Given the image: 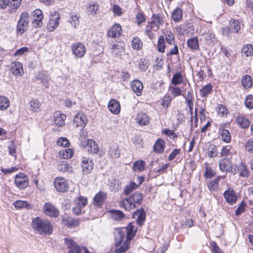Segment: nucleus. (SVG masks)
I'll return each mask as SVG.
<instances>
[{
  "label": "nucleus",
  "mask_w": 253,
  "mask_h": 253,
  "mask_svg": "<svg viewBox=\"0 0 253 253\" xmlns=\"http://www.w3.org/2000/svg\"><path fill=\"white\" fill-rule=\"evenodd\" d=\"M136 228L129 223L127 226L117 229L115 233V245L116 249L114 253H123L129 247V243L135 235Z\"/></svg>",
  "instance_id": "f257e3e1"
},
{
  "label": "nucleus",
  "mask_w": 253,
  "mask_h": 253,
  "mask_svg": "<svg viewBox=\"0 0 253 253\" xmlns=\"http://www.w3.org/2000/svg\"><path fill=\"white\" fill-rule=\"evenodd\" d=\"M32 227L33 229L40 235H48L52 234V226L47 219L38 217L33 219Z\"/></svg>",
  "instance_id": "f03ea898"
},
{
  "label": "nucleus",
  "mask_w": 253,
  "mask_h": 253,
  "mask_svg": "<svg viewBox=\"0 0 253 253\" xmlns=\"http://www.w3.org/2000/svg\"><path fill=\"white\" fill-rule=\"evenodd\" d=\"M143 200L142 195L138 192L131 194L128 198L122 200L120 203V206L126 211H130L138 207Z\"/></svg>",
  "instance_id": "7ed1b4c3"
},
{
  "label": "nucleus",
  "mask_w": 253,
  "mask_h": 253,
  "mask_svg": "<svg viewBox=\"0 0 253 253\" xmlns=\"http://www.w3.org/2000/svg\"><path fill=\"white\" fill-rule=\"evenodd\" d=\"M29 15L25 11L20 16L17 25V31L20 34H22L26 30L29 23Z\"/></svg>",
  "instance_id": "20e7f679"
},
{
  "label": "nucleus",
  "mask_w": 253,
  "mask_h": 253,
  "mask_svg": "<svg viewBox=\"0 0 253 253\" xmlns=\"http://www.w3.org/2000/svg\"><path fill=\"white\" fill-rule=\"evenodd\" d=\"M87 204V199L82 196H80L74 200V206L73 208V213L77 215L81 214L83 209L86 206Z\"/></svg>",
  "instance_id": "39448f33"
},
{
  "label": "nucleus",
  "mask_w": 253,
  "mask_h": 253,
  "mask_svg": "<svg viewBox=\"0 0 253 253\" xmlns=\"http://www.w3.org/2000/svg\"><path fill=\"white\" fill-rule=\"evenodd\" d=\"M71 50L76 58H82L85 53L86 47L83 43L77 42L71 45Z\"/></svg>",
  "instance_id": "423d86ee"
},
{
  "label": "nucleus",
  "mask_w": 253,
  "mask_h": 253,
  "mask_svg": "<svg viewBox=\"0 0 253 253\" xmlns=\"http://www.w3.org/2000/svg\"><path fill=\"white\" fill-rule=\"evenodd\" d=\"M14 182L19 189H23L28 186L29 178L24 173L20 172L15 175Z\"/></svg>",
  "instance_id": "0eeeda50"
},
{
  "label": "nucleus",
  "mask_w": 253,
  "mask_h": 253,
  "mask_svg": "<svg viewBox=\"0 0 253 253\" xmlns=\"http://www.w3.org/2000/svg\"><path fill=\"white\" fill-rule=\"evenodd\" d=\"M54 186L56 190L59 192H65L69 189V185L66 179L58 177L54 180Z\"/></svg>",
  "instance_id": "6e6552de"
},
{
  "label": "nucleus",
  "mask_w": 253,
  "mask_h": 253,
  "mask_svg": "<svg viewBox=\"0 0 253 253\" xmlns=\"http://www.w3.org/2000/svg\"><path fill=\"white\" fill-rule=\"evenodd\" d=\"M164 23V19L161 15L153 14L152 15V21L147 25L150 27L149 28H152L154 31H157Z\"/></svg>",
  "instance_id": "1a4fd4ad"
},
{
  "label": "nucleus",
  "mask_w": 253,
  "mask_h": 253,
  "mask_svg": "<svg viewBox=\"0 0 253 253\" xmlns=\"http://www.w3.org/2000/svg\"><path fill=\"white\" fill-rule=\"evenodd\" d=\"M43 18L42 11L39 9L35 10L33 12V20L32 21L33 26L36 28L41 27L42 25Z\"/></svg>",
  "instance_id": "9d476101"
},
{
  "label": "nucleus",
  "mask_w": 253,
  "mask_h": 253,
  "mask_svg": "<svg viewBox=\"0 0 253 253\" xmlns=\"http://www.w3.org/2000/svg\"><path fill=\"white\" fill-rule=\"evenodd\" d=\"M203 152L206 156L209 158L215 157L218 155L216 146L211 143H206L203 146Z\"/></svg>",
  "instance_id": "9b49d317"
},
{
  "label": "nucleus",
  "mask_w": 253,
  "mask_h": 253,
  "mask_svg": "<svg viewBox=\"0 0 253 253\" xmlns=\"http://www.w3.org/2000/svg\"><path fill=\"white\" fill-rule=\"evenodd\" d=\"M83 147L91 153L96 154L99 152V146L92 139H87L81 142Z\"/></svg>",
  "instance_id": "f8f14e48"
},
{
  "label": "nucleus",
  "mask_w": 253,
  "mask_h": 253,
  "mask_svg": "<svg viewBox=\"0 0 253 253\" xmlns=\"http://www.w3.org/2000/svg\"><path fill=\"white\" fill-rule=\"evenodd\" d=\"M93 162L91 158L85 157L82 158L81 166L84 174L89 173L93 169Z\"/></svg>",
  "instance_id": "ddd939ff"
},
{
  "label": "nucleus",
  "mask_w": 253,
  "mask_h": 253,
  "mask_svg": "<svg viewBox=\"0 0 253 253\" xmlns=\"http://www.w3.org/2000/svg\"><path fill=\"white\" fill-rule=\"evenodd\" d=\"M87 121L86 116L83 113H77L73 119V124L76 127H81L84 128Z\"/></svg>",
  "instance_id": "4468645a"
},
{
  "label": "nucleus",
  "mask_w": 253,
  "mask_h": 253,
  "mask_svg": "<svg viewBox=\"0 0 253 253\" xmlns=\"http://www.w3.org/2000/svg\"><path fill=\"white\" fill-rule=\"evenodd\" d=\"M223 196L229 205H233L236 203L237 196L235 192L230 188H228L223 193Z\"/></svg>",
  "instance_id": "2eb2a0df"
},
{
  "label": "nucleus",
  "mask_w": 253,
  "mask_h": 253,
  "mask_svg": "<svg viewBox=\"0 0 253 253\" xmlns=\"http://www.w3.org/2000/svg\"><path fill=\"white\" fill-rule=\"evenodd\" d=\"M44 213L51 217H57L59 214V211L56 207L53 205L46 203L43 208Z\"/></svg>",
  "instance_id": "dca6fc26"
},
{
  "label": "nucleus",
  "mask_w": 253,
  "mask_h": 253,
  "mask_svg": "<svg viewBox=\"0 0 253 253\" xmlns=\"http://www.w3.org/2000/svg\"><path fill=\"white\" fill-rule=\"evenodd\" d=\"M66 116L60 112H56L53 115V122L54 124L59 127L63 126L65 125V120Z\"/></svg>",
  "instance_id": "f3484780"
},
{
  "label": "nucleus",
  "mask_w": 253,
  "mask_h": 253,
  "mask_svg": "<svg viewBox=\"0 0 253 253\" xmlns=\"http://www.w3.org/2000/svg\"><path fill=\"white\" fill-rule=\"evenodd\" d=\"M108 107L109 111L114 114H118L121 111V105L119 101L111 99L108 103Z\"/></svg>",
  "instance_id": "a211bd4d"
},
{
  "label": "nucleus",
  "mask_w": 253,
  "mask_h": 253,
  "mask_svg": "<svg viewBox=\"0 0 253 253\" xmlns=\"http://www.w3.org/2000/svg\"><path fill=\"white\" fill-rule=\"evenodd\" d=\"M122 32V27L119 24H114L108 32V36L111 38L119 37Z\"/></svg>",
  "instance_id": "6ab92c4d"
},
{
  "label": "nucleus",
  "mask_w": 253,
  "mask_h": 253,
  "mask_svg": "<svg viewBox=\"0 0 253 253\" xmlns=\"http://www.w3.org/2000/svg\"><path fill=\"white\" fill-rule=\"evenodd\" d=\"M219 167L222 172H227L232 170L231 161L228 158L221 159L219 162Z\"/></svg>",
  "instance_id": "aec40b11"
},
{
  "label": "nucleus",
  "mask_w": 253,
  "mask_h": 253,
  "mask_svg": "<svg viewBox=\"0 0 253 253\" xmlns=\"http://www.w3.org/2000/svg\"><path fill=\"white\" fill-rule=\"evenodd\" d=\"M106 197L107 195L106 193L102 191L99 192L94 197V205L98 207H101L103 204L105 200L106 199Z\"/></svg>",
  "instance_id": "412c9836"
},
{
  "label": "nucleus",
  "mask_w": 253,
  "mask_h": 253,
  "mask_svg": "<svg viewBox=\"0 0 253 253\" xmlns=\"http://www.w3.org/2000/svg\"><path fill=\"white\" fill-rule=\"evenodd\" d=\"M133 216L134 218H136L137 224L141 226L145 220L146 213L144 210L142 209L135 211L133 214Z\"/></svg>",
  "instance_id": "4be33fe9"
},
{
  "label": "nucleus",
  "mask_w": 253,
  "mask_h": 253,
  "mask_svg": "<svg viewBox=\"0 0 253 253\" xmlns=\"http://www.w3.org/2000/svg\"><path fill=\"white\" fill-rule=\"evenodd\" d=\"M11 71L16 76L22 75L24 73L22 64L19 62H13L11 65Z\"/></svg>",
  "instance_id": "5701e85b"
},
{
  "label": "nucleus",
  "mask_w": 253,
  "mask_h": 253,
  "mask_svg": "<svg viewBox=\"0 0 253 253\" xmlns=\"http://www.w3.org/2000/svg\"><path fill=\"white\" fill-rule=\"evenodd\" d=\"M131 88L136 93V95L139 96L141 94L143 85L142 83L138 80H134L130 83Z\"/></svg>",
  "instance_id": "b1692460"
},
{
  "label": "nucleus",
  "mask_w": 253,
  "mask_h": 253,
  "mask_svg": "<svg viewBox=\"0 0 253 253\" xmlns=\"http://www.w3.org/2000/svg\"><path fill=\"white\" fill-rule=\"evenodd\" d=\"M59 18L60 16L58 14L51 16L47 26V28L49 31H53L58 27Z\"/></svg>",
  "instance_id": "393cba45"
},
{
  "label": "nucleus",
  "mask_w": 253,
  "mask_h": 253,
  "mask_svg": "<svg viewBox=\"0 0 253 253\" xmlns=\"http://www.w3.org/2000/svg\"><path fill=\"white\" fill-rule=\"evenodd\" d=\"M136 122L140 126H146L150 122L149 116L144 113H138L135 118Z\"/></svg>",
  "instance_id": "a878e982"
},
{
  "label": "nucleus",
  "mask_w": 253,
  "mask_h": 253,
  "mask_svg": "<svg viewBox=\"0 0 253 253\" xmlns=\"http://www.w3.org/2000/svg\"><path fill=\"white\" fill-rule=\"evenodd\" d=\"M58 169L62 172L71 173L73 171V168L66 161H61L57 166Z\"/></svg>",
  "instance_id": "bb28decb"
},
{
  "label": "nucleus",
  "mask_w": 253,
  "mask_h": 253,
  "mask_svg": "<svg viewBox=\"0 0 253 253\" xmlns=\"http://www.w3.org/2000/svg\"><path fill=\"white\" fill-rule=\"evenodd\" d=\"M62 223L64 225L69 228H73L79 225V222L73 217L69 216H63L62 217Z\"/></svg>",
  "instance_id": "cd10ccee"
},
{
  "label": "nucleus",
  "mask_w": 253,
  "mask_h": 253,
  "mask_svg": "<svg viewBox=\"0 0 253 253\" xmlns=\"http://www.w3.org/2000/svg\"><path fill=\"white\" fill-rule=\"evenodd\" d=\"M108 155L112 158H118L121 155L119 147L117 144H113L110 147Z\"/></svg>",
  "instance_id": "c85d7f7f"
},
{
  "label": "nucleus",
  "mask_w": 253,
  "mask_h": 253,
  "mask_svg": "<svg viewBox=\"0 0 253 253\" xmlns=\"http://www.w3.org/2000/svg\"><path fill=\"white\" fill-rule=\"evenodd\" d=\"M124 51V44L118 42L114 44L111 48V52L114 56L120 55Z\"/></svg>",
  "instance_id": "c756f323"
},
{
  "label": "nucleus",
  "mask_w": 253,
  "mask_h": 253,
  "mask_svg": "<svg viewBox=\"0 0 253 253\" xmlns=\"http://www.w3.org/2000/svg\"><path fill=\"white\" fill-rule=\"evenodd\" d=\"M237 171L239 173V175L241 177L246 178L249 176V170L247 166L243 163H240L237 166Z\"/></svg>",
  "instance_id": "7c9ffc66"
},
{
  "label": "nucleus",
  "mask_w": 253,
  "mask_h": 253,
  "mask_svg": "<svg viewBox=\"0 0 253 253\" xmlns=\"http://www.w3.org/2000/svg\"><path fill=\"white\" fill-rule=\"evenodd\" d=\"M230 31L232 33H237L241 29V24L237 20L232 19L229 22Z\"/></svg>",
  "instance_id": "2f4dec72"
},
{
  "label": "nucleus",
  "mask_w": 253,
  "mask_h": 253,
  "mask_svg": "<svg viewBox=\"0 0 253 253\" xmlns=\"http://www.w3.org/2000/svg\"><path fill=\"white\" fill-rule=\"evenodd\" d=\"M146 163L144 161L138 160L135 161L133 164V169L137 172H140L144 170Z\"/></svg>",
  "instance_id": "473e14b6"
},
{
  "label": "nucleus",
  "mask_w": 253,
  "mask_h": 253,
  "mask_svg": "<svg viewBox=\"0 0 253 253\" xmlns=\"http://www.w3.org/2000/svg\"><path fill=\"white\" fill-rule=\"evenodd\" d=\"M165 148V142L162 139H158L155 142L154 146V150L157 153H162Z\"/></svg>",
  "instance_id": "72a5a7b5"
},
{
  "label": "nucleus",
  "mask_w": 253,
  "mask_h": 253,
  "mask_svg": "<svg viewBox=\"0 0 253 253\" xmlns=\"http://www.w3.org/2000/svg\"><path fill=\"white\" fill-rule=\"evenodd\" d=\"M99 9V6L96 2H91L87 7V12L91 15H96Z\"/></svg>",
  "instance_id": "f704fd0d"
},
{
  "label": "nucleus",
  "mask_w": 253,
  "mask_h": 253,
  "mask_svg": "<svg viewBox=\"0 0 253 253\" xmlns=\"http://www.w3.org/2000/svg\"><path fill=\"white\" fill-rule=\"evenodd\" d=\"M236 122L242 128H246L249 127L250 123L247 119L243 116H238L236 119Z\"/></svg>",
  "instance_id": "c9c22d12"
},
{
  "label": "nucleus",
  "mask_w": 253,
  "mask_h": 253,
  "mask_svg": "<svg viewBox=\"0 0 253 253\" xmlns=\"http://www.w3.org/2000/svg\"><path fill=\"white\" fill-rule=\"evenodd\" d=\"M182 10L177 7L172 13V18L175 22H179L182 18Z\"/></svg>",
  "instance_id": "e433bc0d"
},
{
  "label": "nucleus",
  "mask_w": 253,
  "mask_h": 253,
  "mask_svg": "<svg viewBox=\"0 0 253 253\" xmlns=\"http://www.w3.org/2000/svg\"><path fill=\"white\" fill-rule=\"evenodd\" d=\"M131 45L133 49L138 50L142 48L143 42L139 38L135 37L133 38L131 42Z\"/></svg>",
  "instance_id": "4c0bfd02"
},
{
  "label": "nucleus",
  "mask_w": 253,
  "mask_h": 253,
  "mask_svg": "<svg viewBox=\"0 0 253 253\" xmlns=\"http://www.w3.org/2000/svg\"><path fill=\"white\" fill-rule=\"evenodd\" d=\"M187 43L188 46L192 49L198 50L199 48L198 39L196 37L189 39Z\"/></svg>",
  "instance_id": "58836bf2"
},
{
  "label": "nucleus",
  "mask_w": 253,
  "mask_h": 253,
  "mask_svg": "<svg viewBox=\"0 0 253 253\" xmlns=\"http://www.w3.org/2000/svg\"><path fill=\"white\" fill-rule=\"evenodd\" d=\"M68 21L74 28H76L80 24L79 16L77 14L71 13L70 14V17Z\"/></svg>",
  "instance_id": "ea45409f"
},
{
  "label": "nucleus",
  "mask_w": 253,
  "mask_h": 253,
  "mask_svg": "<svg viewBox=\"0 0 253 253\" xmlns=\"http://www.w3.org/2000/svg\"><path fill=\"white\" fill-rule=\"evenodd\" d=\"M73 154L74 151L70 148L63 149L59 152V155L63 159L71 158Z\"/></svg>",
  "instance_id": "a19ab883"
},
{
  "label": "nucleus",
  "mask_w": 253,
  "mask_h": 253,
  "mask_svg": "<svg viewBox=\"0 0 253 253\" xmlns=\"http://www.w3.org/2000/svg\"><path fill=\"white\" fill-rule=\"evenodd\" d=\"M30 109L33 112H38L41 107V102L37 99H33L30 103Z\"/></svg>",
  "instance_id": "79ce46f5"
},
{
  "label": "nucleus",
  "mask_w": 253,
  "mask_h": 253,
  "mask_svg": "<svg viewBox=\"0 0 253 253\" xmlns=\"http://www.w3.org/2000/svg\"><path fill=\"white\" fill-rule=\"evenodd\" d=\"M111 217L115 220H120L125 217V215L120 211L115 210L110 211Z\"/></svg>",
  "instance_id": "37998d69"
},
{
  "label": "nucleus",
  "mask_w": 253,
  "mask_h": 253,
  "mask_svg": "<svg viewBox=\"0 0 253 253\" xmlns=\"http://www.w3.org/2000/svg\"><path fill=\"white\" fill-rule=\"evenodd\" d=\"M171 101L172 97L168 94H166L161 99V104L164 108L167 109L169 107Z\"/></svg>",
  "instance_id": "c03bdc74"
},
{
  "label": "nucleus",
  "mask_w": 253,
  "mask_h": 253,
  "mask_svg": "<svg viewBox=\"0 0 253 253\" xmlns=\"http://www.w3.org/2000/svg\"><path fill=\"white\" fill-rule=\"evenodd\" d=\"M183 81V77L181 73H176L173 76L171 83L174 85L181 84Z\"/></svg>",
  "instance_id": "a18cd8bd"
},
{
  "label": "nucleus",
  "mask_w": 253,
  "mask_h": 253,
  "mask_svg": "<svg viewBox=\"0 0 253 253\" xmlns=\"http://www.w3.org/2000/svg\"><path fill=\"white\" fill-rule=\"evenodd\" d=\"M242 84L245 88H249L252 85V79L251 77L248 75H244L242 79Z\"/></svg>",
  "instance_id": "49530a36"
},
{
  "label": "nucleus",
  "mask_w": 253,
  "mask_h": 253,
  "mask_svg": "<svg viewBox=\"0 0 253 253\" xmlns=\"http://www.w3.org/2000/svg\"><path fill=\"white\" fill-rule=\"evenodd\" d=\"M242 53L247 57L252 56L253 54V46L252 44L245 45L242 48Z\"/></svg>",
  "instance_id": "de8ad7c7"
},
{
  "label": "nucleus",
  "mask_w": 253,
  "mask_h": 253,
  "mask_svg": "<svg viewBox=\"0 0 253 253\" xmlns=\"http://www.w3.org/2000/svg\"><path fill=\"white\" fill-rule=\"evenodd\" d=\"M212 89V86L211 84H207L203 87V88L200 90V93L201 97H206L208 94L211 93Z\"/></svg>",
  "instance_id": "09e8293b"
},
{
  "label": "nucleus",
  "mask_w": 253,
  "mask_h": 253,
  "mask_svg": "<svg viewBox=\"0 0 253 253\" xmlns=\"http://www.w3.org/2000/svg\"><path fill=\"white\" fill-rule=\"evenodd\" d=\"M10 105L9 100L5 97L0 96V110H4Z\"/></svg>",
  "instance_id": "8fccbe9b"
},
{
  "label": "nucleus",
  "mask_w": 253,
  "mask_h": 253,
  "mask_svg": "<svg viewBox=\"0 0 253 253\" xmlns=\"http://www.w3.org/2000/svg\"><path fill=\"white\" fill-rule=\"evenodd\" d=\"M220 179V177L218 176L213 179L210 183L208 184V188L211 191H215L217 189Z\"/></svg>",
  "instance_id": "3c124183"
},
{
  "label": "nucleus",
  "mask_w": 253,
  "mask_h": 253,
  "mask_svg": "<svg viewBox=\"0 0 253 253\" xmlns=\"http://www.w3.org/2000/svg\"><path fill=\"white\" fill-rule=\"evenodd\" d=\"M137 187L138 185L135 182H130L125 187V194L127 195L130 193L133 190L136 189L137 188Z\"/></svg>",
  "instance_id": "603ef678"
},
{
  "label": "nucleus",
  "mask_w": 253,
  "mask_h": 253,
  "mask_svg": "<svg viewBox=\"0 0 253 253\" xmlns=\"http://www.w3.org/2000/svg\"><path fill=\"white\" fill-rule=\"evenodd\" d=\"M221 139L226 143H229L231 141V136L228 130H223V132L219 133Z\"/></svg>",
  "instance_id": "864d4df0"
},
{
  "label": "nucleus",
  "mask_w": 253,
  "mask_h": 253,
  "mask_svg": "<svg viewBox=\"0 0 253 253\" xmlns=\"http://www.w3.org/2000/svg\"><path fill=\"white\" fill-rule=\"evenodd\" d=\"M8 149L9 154L13 157L16 156V146L13 140H11L8 143Z\"/></svg>",
  "instance_id": "5fc2aeb1"
},
{
  "label": "nucleus",
  "mask_w": 253,
  "mask_h": 253,
  "mask_svg": "<svg viewBox=\"0 0 253 253\" xmlns=\"http://www.w3.org/2000/svg\"><path fill=\"white\" fill-rule=\"evenodd\" d=\"M166 46L163 36H160L158 42V50L160 52H164Z\"/></svg>",
  "instance_id": "6e6d98bb"
},
{
  "label": "nucleus",
  "mask_w": 253,
  "mask_h": 253,
  "mask_svg": "<svg viewBox=\"0 0 253 253\" xmlns=\"http://www.w3.org/2000/svg\"><path fill=\"white\" fill-rule=\"evenodd\" d=\"M14 205L16 209L23 208L29 209L30 207V205L25 201H17L14 203Z\"/></svg>",
  "instance_id": "4d7b16f0"
},
{
  "label": "nucleus",
  "mask_w": 253,
  "mask_h": 253,
  "mask_svg": "<svg viewBox=\"0 0 253 253\" xmlns=\"http://www.w3.org/2000/svg\"><path fill=\"white\" fill-rule=\"evenodd\" d=\"M112 10L114 15L120 16L124 12L123 9L117 4H114L112 6Z\"/></svg>",
  "instance_id": "13d9d810"
},
{
  "label": "nucleus",
  "mask_w": 253,
  "mask_h": 253,
  "mask_svg": "<svg viewBox=\"0 0 253 253\" xmlns=\"http://www.w3.org/2000/svg\"><path fill=\"white\" fill-rule=\"evenodd\" d=\"M57 144L60 146L64 147H67L70 145V142L68 139L66 137L59 138L57 141Z\"/></svg>",
  "instance_id": "bf43d9fd"
},
{
  "label": "nucleus",
  "mask_w": 253,
  "mask_h": 253,
  "mask_svg": "<svg viewBox=\"0 0 253 253\" xmlns=\"http://www.w3.org/2000/svg\"><path fill=\"white\" fill-rule=\"evenodd\" d=\"M166 40L169 44H172L174 42V35L171 31H167L165 33Z\"/></svg>",
  "instance_id": "052dcab7"
},
{
  "label": "nucleus",
  "mask_w": 253,
  "mask_h": 253,
  "mask_svg": "<svg viewBox=\"0 0 253 253\" xmlns=\"http://www.w3.org/2000/svg\"><path fill=\"white\" fill-rule=\"evenodd\" d=\"M29 51V48L27 47H23L17 49L13 54L14 56H21L25 53L28 52Z\"/></svg>",
  "instance_id": "680f3d73"
},
{
  "label": "nucleus",
  "mask_w": 253,
  "mask_h": 253,
  "mask_svg": "<svg viewBox=\"0 0 253 253\" xmlns=\"http://www.w3.org/2000/svg\"><path fill=\"white\" fill-rule=\"evenodd\" d=\"M245 105L247 108L249 109L253 108V96L248 95L245 100Z\"/></svg>",
  "instance_id": "e2e57ef3"
},
{
  "label": "nucleus",
  "mask_w": 253,
  "mask_h": 253,
  "mask_svg": "<svg viewBox=\"0 0 253 253\" xmlns=\"http://www.w3.org/2000/svg\"><path fill=\"white\" fill-rule=\"evenodd\" d=\"M217 112L219 115L223 116L227 114L228 110L224 105L219 104L217 107Z\"/></svg>",
  "instance_id": "0e129e2a"
},
{
  "label": "nucleus",
  "mask_w": 253,
  "mask_h": 253,
  "mask_svg": "<svg viewBox=\"0 0 253 253\" xmlns=\"http://www.w3.org/2000/svg\"><path fill=\"white\" fill-rule=\"evenodd\" d=\"M169 90L174 97L181 95L182 90L178 87H170Z\"/></svg>",
  "instance_id": "69168bd1"
},
{
  "label": "nucleus",
  "mask_w": 253,
  "mask_h": 253,
  "mask_svg": "<svg viewBox=\"0 0 253 253\" xmlns=\"http://www.w3.org/2000/svg\"><path fill=\"white\" fill-rule=\"evenodd\" d=\"M136 19L137 23L139 25L146 20L144 14L141 12H139L136 14Z\"/></svg>",
  "instance_id": "338daca9"
},
{
  "label": "nucleus",
  "mask_w": 253,
  "mask_h": 253,
  "mask_svg": "<svg viewBox=\"0 0 253 253\" xmlns=\"http://www.w3.org/2000/svg\"><path fill=\"white\" fill-rule=\"evenodd\" d=\"M246 147L248 151L253 152V139L251 138L248 140L246 143Z\"/></svg>",
  "instance_id": "774afa93"
}]
</instances>
